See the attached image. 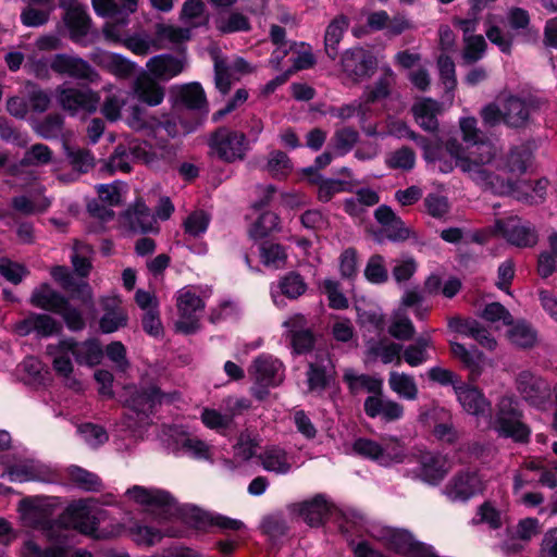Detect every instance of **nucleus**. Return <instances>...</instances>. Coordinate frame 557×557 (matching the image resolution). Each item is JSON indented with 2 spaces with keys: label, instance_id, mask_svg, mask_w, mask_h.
I'll return each instance as SVG.
<instances>
[{
  "label": "nucleus",
  "instance_id": "864d4df0",
  "mask_svg": "<svg viewBox=\"0 0 557 557\" xmlns=\"http://www.w3.org/2000/svg\"><path fill=\"white\" fill-rule=\"evenodd\" d=\"M363 273L371 284L380 285L388 280V272L381 255H373L369 258Z\"/></svg>",
  "mask_w": 557,
  "mask_h": 557
},
{
  "label": "nucleus",
  "instance_id": "72a5a7b5",
  "mask_svg": "<svg viewBox=\"0 0 557 557\" xmlns=\"http://www.w3.org/2000/svg\"><path fill=\"white\" fill-rule=\"evenodd\" d=\"M431 417L434 420H443L434 424L432 433L435 438L450 445L455 444L458 440V433L453 424L450 412L444 408L436 407L432 409Z\"/></svg>",
  "mask_w": 557,
  "mask_h": 557
},
{
  "label": "nucleus",
  "instance_id": "a18cd8bd",
  "mask_svg": "<svg viewBox=\"0 0 557 557\" xmlns=\"http://www.w3.org/2000/svg\"><path fill=\"white\" fill-rule=\"evenodd\" d=\"M52 156L53 152L47 145L34 144L25 151L21 165L24 168L47 165L51 163Z\"/></svg>",
  "mask_w": 557,
  "mask_h": 557
},
{
  "label": "nucleus",
  "instance_id": "b1692460",
  "mask_svg": "<svg viewBox=\"0 0 557 557\" xmlns=\"http://www.w3.org/2000/svg\"><path fill=\"white\" fill-rule=\"evenodd\" d=\"M100 96L91 89L66 88L60 92V103L73 114L79 110L92 113L97 110Z\"/></svg>",
  "mask_w": 557,
  "mask_h": 557
},
{
  "label": "nucleus",
  "instance_id": "c756f323",
  "mask_svg": "<svg viewBox=\"0 0 557 557\" xmlns=\"http://www.w3.org/2000/svg\"><path fill=\"white\" fill-rule=\"evenodd\" d=\"M62 21L69 30V35H89L92 27L91 16L84 4L63 12Z\"/></svg>",
  "mask_w": 557,
  "mask_h": 557
},
{
  "label": "nucleus",
  "instance_id": "7ed1b4c3",
  "mask_svg": "<svg viewBox=\"0 0 557 557\" xmlns=\"http://www.w3.org/2000/svg\"><path fill=\"white\" fill-rule=\"evenodd\" d=\"M249 144V139L243 132L226 126L218 127L208 139L210 153L224 163L244 160L250 149Z\"/></svg>",
  "mask_w": 557,
  "mask_h": 557
},
{
  "label": "nucleus",
  "instance_id": "c85d7f7f",
  "mask_svg": "<svg viewBox=\"0 0 557 557\" xmlns=\"http://www.w3.org/2000/svg\"><path fill=\"white\" fill-rule=\"evenodd\" d=\"M412 114L419 126L429 133L438 131L437 114L440 112V103L432 99L425 98L412 106Z\"/></svg>",
  "mask_w": 557,
  "mask_h": 557
},
{
  "label": "nucleus",
  "instance_id": "c9c22d12",
  "mask_svg": "<svg viewBox=\"0 0 557 557\" xmlns=\"http://www.w3.org/2000/svg\"><path fill=\"white\" fill-rule=\"evenodd\" d=\"M343 380L347 384L349 393L354 396L357 395L360 389H366L379 396L382 394L383 381L369 374H355L349 370L344 373Z\"/></svg>",
  "mask_w": 557,
  "mask_h": 557
},
{
  "label": "nucleus",
  "instance_id": "052dcab7",
  "mask_svg": "<svg viewBox=\"0 0 557 557\" xmlns=\"http://www.w3.org/2000/svg\"><path fill=\"white\" fill-rule=\"evenodd\" d=\"M323 293L327 296L329 307L334 310H345L349 307L347 297L341 292L337 281L326 278L322 284Z\"/></svg>",
  "mask_w": 557,
  "mask_h": 557
},
{
  "label": "nucleus",
  "instance_id": "e433bc0d",
  "mask_svg": "<svg viewBox=\"0 0 557 557\" xmlns=\"http://www.w3.org/2000/svg\"><path fill=\"white\" fill-rule=\"evenodd\" d=\"M126 214L129 218L132 228H138L143 234L158 232V228L153 227V221L150 218V210L141 199L137 200L132 207H129Z\"/></svg>",
  "mask_w": 557,
  "mask_h": 557
},
{
  "label": "nucleus",
  "instance_id": "37998d69",
  "mask_svg": "<svg viewBox=\"0 0 557 557\" xmlns=\"http://www.w3.org/2000/svg\"><path fill=\"white\" fill-rule=\"evenodd\" d=\"M280 216L272 211L262 212L249 228L252 239H263L278 228Z\"/></svg>",
  "mask_w": 557,
  "mask_h": 557
},
{
  "label": "nucleus",
  "instance_id": "3c124183",
  "mask_svg": "<svg viewBox=\"0 0 557 557\" xmlns=\"http://www.w3.org/2000/svg\"><path fill=\"white\" fill-rule=\"evenodd\" d=\"M64 119L59 113L48 114L36 127V134L44 139H55L62 132Z\"/></svg>",
  "mask_w": 557,
  "mask_h": 557
},
{
  "label": "nucleus",
  "instance_id": "a878e982",
  "mask_svg": "<svg viewBox=\"0 0 557 557\" xmlns=\"http://www.w3.org/2000/svg\"><path fill=\"white\" fill-rule=\"evenodd\" d=\"M29 304L38 309L58 314L69 306V298L54 290L47 282L41 283L32 292Z\"/></svg>",
  "mask_w": 557,
  "mask_h": 557
},
{
  "label": "nucleus",
  "instance_id": "a19ab883",
  "mask_svg": "<svg viewBox=\"0 0 557 557\" xmlns=\"http://www.w3.org/2000/svg\"><path fill=\"white\" fill-rule=\"evenodd\" d=\"M385 541L391 550L407 557L417 540L407 530L391 529L385 534Z\"/></svg>",
  "mask_w": 557,
  "mask_h": 557
},
{
  "label": "nucleus",
  "instance_id": "473e14b6",
  "mask_svg": "<svg viewBox=\"0 0 557 557\" xmlns=\"http://www.w3.org/2000/svg\"><path fill=\"white\" fill-rule=\"evenodd\" d=\"M66 476L73 485L85 492H100L103 487L98 474L76 465L66 469Z\"/></svg>",
  "mask_w": 557,
  "mask_h": 557
},
{
  "label": "nucleus",
  "instance_id": "58836bf2",
  "mask_svg": "<svg viewBox=\"0 0 557 557\" xmlns=\"http://www.w3.org/2000/svg\"><path fill=\"white\" fill-rule=\"evenodd\" d=\"M277 286L282 295L292 300L298 299L308 288L304 276L296 271H289L281 276Z\"/></svg>",
  "mask_w": 557,
  "mask_h": 557
},
{
  "label": "nucleus",
  "instance_id": "7c9ffc66",
  "mask_svg": "<svg viewBox=\"0 0 557 557\" xmlns=\"http://www.w3.org/2000/svg\"><path fill=\"white\" fill-rule=\"evenodd\" d=\"M147 66L150 73L160 79H171L183 71V62L171 54H161L151 58Z\"/></svg>",
  "mask_w": 557,
  "mask_h": 557
},
{
  "label": "nucleus",
  "instance_id": "69168bd1",
  "mask_svg": "<svg viewBox=\"0 0 557 557\" xmlns=\"http://www.w3.org/2000/svg\"><path fill=\"white\" fill-rule=\"evenodd\" d=\"M440 78L447 92L454 91L457 87L456 69L453 59L447 54H440L437 59Z\"/></svg>",
  "mask_w": 557,
  "mask_h": 557
},
{
  "label": "nucleus",
  "instance_id": "bf43d9fd",
  "mask_svg": "<svg viewBox=\"0 0 557 557\" xmlns=\"http://www.w3.org/2000/svg\"><path fill=\"white\" fill-rule=\"evenodd\" d=\"M331 375L327 374L323 364L309 363L307 371V383L310 392L324 391L330 386Z\"/></svg>",
  "mask_w": 557,
  "mask_h": 557
},
{
  "label": "nucleus",
  "instance_id": "f704fd0d",
  "mask_svg": "<svg viewBox=\"0 0 557 557\" xmlns=\"http://www.w3.org/2000/svg\"><path fill=\"white\" fill-rule=\"evenodd\" d=\"M444 150L446 154L454 158L456 161V166H458L462 172L469 173L473 170V168L480 163L479 162V153L476 151H470L468 154L465 153V148L461 143H459L456 138H449L443 144Z\"/></svg>",
  "mask_w": 557,
  "mask_h": 557
},
{
  "label": "nucleus",
  "instance_id": "4be33fe9",
  "mask_svg": "<svg viewBox=\"0 0 557 557\" xmlns=\"http://www.w3.org/2000/svg\"><path fill=\"white\" fill-rule=\"evenodd\" d=\"M283 363L271 355L262 354L256 357L249 368V374L257 385H272L275 387L282 382Z\"/></svg>",
  "mask_w": 557,
  "mask_h": 557
},
{
  "label": "nucleus",
  "instance_id": "6e6d98bb",
  "mask_svg": "<svg viewBox=\"0 0 557 557\" xmlns=\"http://www.w3.org/2000/svg\"><path fill=\"white\" fill-rule=\"evenodd\" d=\"M262 467L267 471H274L280 474H286L290 470V465L286 459V454L281 449L267 450L261 457Z\"/></svg>",
  "mask_w": 557,
  "mask_h": 557
},
{
  "label": "nucleus",
  "instance_id": "f3484780",
  "mask_svg": "<svg viewBox=\"0 0 557 557\" xmlns=\"http://www.w3.org/2000/svg\"><path fill=\"white\" fill-rule=\"evenodd\" d=\"M66 528H72L85 535H92L98 529V519L82 499L70 504L61 516Z\"/></svg>",
  "mask_w": 557,
  "mask_h": 557
},
{
  "label": "nucleus",
  "instance_id": "680f3d73",
  "mask_svg": "<svg viewBox=\"0 0 557 557\" xmlns=\"http://www.w3.org/2000/svg\"><path fill=\"white\" fill-rule=\"evenodd\" d=\"M350 191V185L348 182L338 178H325L318 186L317 198L321 202H329L332 198L339 193Z\"/></svg>",
  "mask_w": 557,
  "mask_h": 557
},
{
  "label": "nucleus",
  "instance_id": "f257e3e1",
  "mask_svg": "<svg viewBox=\"0 0 557 557\" xmlns=\"http://www.w3.org/2000/svg\"><path fill=\"white\" fill-rule=\"evenodd\" d=\"M125 121L127 125L134 131H146L149 135H157L163 129L168 137L176 138L180 135H187L197 129L200 125L199 120L177 121L175 116L170 113H163L161 116H156L141 104L129 106L126 110Z\"/></svg>",
  "mask_w": 557,
  "mask_h": 557
},
{
  "label": "nucleus",
  "instance_id": "6e6552de",
  "mask_svg": "<svg viewBox=\"0 0 557 557\" xmlns=\"http://www.w3.org/2000/svg\"><path fill=\"white\" fill-rule=\"evenodd\" d=\"M13 331L21 337L35 333L38 338H49L54 335H60L63 331V326L48 313L30 311L24 319L15 322Z\"/></svg>",
  "mask_w": 557,
  "mask_h": 557
},
{
  "label": "nucleus",
  "instance_id": "603ef678",
  "mask_svg": "<svg viewBox=\"0 0 557 557\" xmlns=\"http://www.w3.org/2000/svg\"><path fill=\"white\" fill-rule=\"evenodd\" d=\"M211 215L205 210H196L188 214L183 226L186 234L193 237H199L205 234L209 227Z\"/></svg>",
  "mask_w": 557,
  "mask_h": 557
},
{
  "label": "nucleus",
  "instance_id": "c03bdc74",
  "mask_svg": "<svg viewBox=\"0 0 557 557\" xmlns=\"http://www.w3.org/2000/svg\"><path fill=\"white\" fill-rule=\"evenodd\" d=\"M358 140L359 133L350 126H345L335 131L330 146L337 151L338 156H345L354 148Z\"/></svg>",
  "mask_w": 557,
  "mask_h": 557
},
{
  "label": "nucleus",
  "instance_id": "412c9836",
  "mask_svg": "<svg viewBox=\"0 0 557 557\" xmlns=\"http://www.w3.org/2000/svg\"><path fill=\"white\" fill-rule=\"evenodd\" d=\"M127 494L140 505L153 506L163 511L164 515H172L177 511L178 505L172 494L164 490H148L144 486L134 485L128 488Z\"/></svg>",
  "mask_w": 557,
  "mask_h": 557
},
{
  "label": "nucleus",
  "instance_id": "09e8293b",
  "mask_svg": "<svg viewBox=\"0 0 557 557\" xmlns=\"http://www.w3.org/2000/svg\"><path fill=\"white\" fill-rule=\"evenodd\" d=\"M21 557H66V550L60 545L41 548L34 540H26L21 547Z\"/></svg>",
  "mask_w": 557,
  "mask_h": 557
},
{
  "label": "nucleus",
  "instance_id": "ddd939ff",
  "mask_svg": "<svg viewBox=\"0 0 557 557\" xmlns=\"http://www.w3.org/2000/svg\"><path fill=\"white\" fill-rule=\"evenodd\" d=\"M455 394L462 409L474 417L492 418V404L478 386L458 382Z\"/></svg>",
  "mask_w": 557,
  "mask_h": 557
},
{
  "label": "nucleus",
  "instance_id": "2eb2a0df",
  "mask_svg": "<svg viewBox=\"0 0 557 557\" xmlns=\"http://www.w3.org/2000/svg\"><path fill=\"white\" fill-rule=\"evenodd\" d=\"M374 218L382 226L381 233L393 243H401L410 237L417 238V234L405 225L403 219L387 205H381L374 211Z\"/></svg>",
  "mask_w": 557,
  "mask_h": 557
},
{
  "label": "nucleus",
  "instance_id": "393cba45",
  "mask_svg": "<svg viewBox=\"0 0 557 557\" xmlns=\"http://www.w3.org/2000/svg\"><path fill=\"white\" fill-rule=\"evenodd\" d=\"M419 475L422 481L431 484H440L446 476L447 460L440 453L422 451L418 456Z\"/></svg>",
  "mask_w": 557,
  "mask_h": 557
},
{
  "label": "nucleus",
  "instance_id": "4468645a",
  "mask_svg": "<svg viewBox=\"0 0 557 557\" xmlns=\"http://www.w3.org/2000/svg\"><path fill=\"white\" fill-rule=\"evenodd\" d=\"M496 228L508 243L519 248L533 247L539 240L535 227L530 223L521 224L517 216L507 221L497 220Z\"/></svg>",
  "mask_w": 557,
  "mask_h": 557
},
{
  "label": "nucleus",
  "instance_id": "bb28decb",
  "mask_svg": "<svg viewBox=\"0 0 557 557\" xmlns=\"http://www.w3.org/2000/svg\"><path fill=\"white\" fill-rule=\"evenodd\" d=\"M91 7L98 17L106 20L100 35H120L125 28L116 0H91Z\"/></svg>",
  "mask_w": 557,
  "mask_h": 557
},
{
  "label": "nucleus",
  "instance_id": "f03ea898",
  "mask_svg": "<svg viewBox=\"0 0 557 557\" xmlns=\"http://www.w3.org/2000/svg\"><path fill=\"white\" fill-rule=\"evenodd\" d=\"M523 418L518 398L515 395H504L496 404L492 426L499 436L527 444L530 442L531 429L523 422Z\"/></svg>",
  "mask_w": 557,
  "mask_h": 557
},
{
  "label": "nucleus",
  "instance_id": "79ce46f5",
  "mask_svg": "<svg viewBox=\"0 0 557 557\" xmlns=\"http://www.w3.org/2000/svg\"><path fill=\"white\" fill-rule=\"evenodd\" d=\"M260 258L265 267L280 269L287 260L285 247L277 243L264 240L260 244Z\"/></svg>",
  "mask_w": 557,
  "mask_h": 557
},
{
  "label": "nucleus",
  "instance_id": "de8ad7c7",
  "mask_svg": "<svg viewBox=\"0 0 557 557\" xmlns=\"http://www.w3.org/2000/svg\"><path fill=\"white\" fill-rule=\"evenodd\" d=\"M352 451L371 461H375L381 466L383 456L382 444L367 437H358L352 443Z\"/></svg>",
  "mask_w": 557,
  "mask_h": 557
},
{
  "label": "nucleus",
  "instance_id": "338daca9",
  "mask_svg": "<svg viewBox=\"0 0 557 557\" xmlns=\"http://www.w3.org/2000/svg\"><path fill=\"white\" fill-rule=\"evenodd\" d=\"M476 516L479 519H473V523H486L492 530H498L503 525L500 511L490 500L478 507Z\"/></svg>",
  "mask_w": 557,
  "mask_h": 557
},
{
  "label": "nucleus",
  "instance_id": "f8f14e48",
  "mask_svg": "<svg viewBox=\"0 0 557 557\" xmlns=\"http://www.w3.org/2000/svg\"><path fill=\"white\" fill-rule=\"evenodd\" d=\"M169 394L161 391L157 385L134 388L126 398L124 406L138 416L149 418L153 414Z\"/></svg>",
  "mask_w": 557,
  "mask_h": 557
},
{
  "label": "nucleus",
  "instance_id": "e2e57ef3",
  "mask_svg": "<svg viewBox=\"0 0 557 557\" xmlns=\"http://www.w3.org/2000/svg\"><path fill=\"white\" fill-rule=\"evenodd\" d=\"M386 164L389 169L410 171L416 164V153L410 147L404 146L389 156Z\"/></svg>",
  "mask_w": 557,
  "mask_h": 557
},
{
  "label": "nucleus",
  "instance_id": "0eeeda50",
  "mask_svg": "<svg viewBox=\"0 0 557 557\" xmlns=\"http://www.w3.org/2000/svg\"><path fill=\"white\" fill-rule=\"evenodd\" d=\"M543 101L534 96H510L505 102L504 123L511 128H524L531 116L541 110Z\"/></svg>",
  "mask_w": 557,
  "mask_h": 557
},
{
  "label": "nucleus",
  "instance_id": "423d86ee",
  "mask_svg": "<svg viewBox=\"0 0 557 557\" xmlns=\"http://www.w3.org/2000/svg\"><path fill=\"white\" fill-rule=\"evenodd\" d=\"M485 486L474 470H459L447 482L444 488L446 497L454 503H467L479 494Z\"/></svg>",
  "mask_w": 557,
  "mask_h": 557
},
{
  "label": "nucleus",
  "instance_id": "20e7f679",
  "mask_svg": "<svg viewBox=\"0 0 557 557\" xmlns=\"http://www.w3.org/2000/svg\"><path fill=\"white\" fill-rule=\"evenodd\" d=\"M18 507L22 516L25 519H30L32 525L41 530L47 540L53 545L62 546L66 542L64 530L67 528L64 525L62 518L59 520L49 518L45 510L29 497L23 498Z\"/></svg>",
  "mask_w": 557,
  "mask_h": 557
},
{
  "label": "nucleus",
  "instance_id": "aec40b11",
  "mask_svg": "<svg viewBox=\"0 0 557 557\" xmlns=\"http://www.w3.org/2000/svg\"><path fill=\"white\" fill-rule=\"evenodd\" d=\"M478 121L473 116L461 117L459 122L462 140L468 148L474 147L479 153V162H491L494 158L493 145L482 131L476 126Z\"/></svg>",
  "mask_w": 557,
  "mask_h": 557
},
{
  "label": "nucleus",
  "instance_id": "9b49d317",
  "mask_svg": "<svg viewBox=\"0 0 557 557\" xmlns=\"http://www.w3.org/2000/svg\"><path fill=\"white\" fill-rule=\"evenodd\" d=\"M170 101L174 109L208 111V100L199 82L174 85L170 88Z\"/></svg>",
  "mask_w": 557,
  "mask_h": 557
},
{
  "label": "nucleus",
  "instance_id": "2f4dec72",
  "mask_svg": "<svg viewBox=\"0 0 557 557\" xmlns=\"http://www.w3.org/2000/svg\"><path fill=\"white\" fill-rule=\"evenodd\" d=\"M531 158L532 151L527 145L513 146L507 153L503 166L498 163L496 168L504 169L510 174L522 175L527 172Z\"/></svg>",
  "mask_w": 557,
  "mask_h": 557
},
{
  "label": "nucleus",
  "instance_id": "13d9d810",
  "mask_svg": "<svg viewBox=\"0 0 557 557\" xmlns=\"http://www.w3.org/2000/svg\"><path fill=\"white\" fill-rule=\"evenodd\" d=\"M136 536L137 541L151 546L159 543L164 536L176 537L178 533L171 529L162 530L154 525H137Z\"/></svg>",
  "mask_w": 557,
  "mask_h": 557
},
{
  "label": "nucleus",
  "instance_id": "5701e85b",
  "mask_svg": "<svg viewBox=\"0 0 557 557\" xmlns=\"http://www.w3.org/2000/svg\"><path fill=\"white\" fill-rule=\"evenodd\" d=\"M306 322L302 314H296L293 319L284 322V326L289 327L288 337L290 339L293 354L297 356L311 352L317 343L313 331L304 327Z\"/></svg>",
  "mask_w": 557,
  "mask_h": 557
},
{
  "label": "nucleus",
  "instance_id": "4c0bfd02",
  "mask_svg": "<svg viewBox=\"0 0 557 557\" xmlns=\"http://www.w3.org/2000/svg\"><path fill=\"white\" fill-rule=\"evenodd\" d=\"M388 385L393 392L405 399L414 400L418 397V386L409 374L391 371Z\"/></svg>",
  "mask_w": 557,
  "mask_h": 557
},
{
  "label": "nucleus",
  "instance_id": "774afa93",
  "mask_svg": "<svg viewBox=\"0 0 557 557\" xmlns=\"http://www.w3.org/2000/svg\"><path fill=\"white\" fill-rule=\"evenodd\" d=\"M509 335L515 344L523 348H530L536 342L535 331L525 322L516 323L509 331Z\"/></svg>",
  "mask_w": 557,
  "mask_h": 557
},
{
  "label": "nucleus",
  "instance_id": "6ab92c4d",
  "mask_svg": "<svg viewBox=\"0 0 557 557\" xmlns=\"http://www.w3.org/2000/svg\"><path fill=\"white\" fill-rule=\"evenodd\" d=\"M486 163H478L470 172L472 180L497 196L512 194L517 189V182L511 177L495 173L484 168Z\"/></svg>",
  "mask_w": 557,
  "mask_h": 557
},
{
  "label": "nucleus",
  "instance_id": "8fccbe9b",
  "mask_svg": "<svg viewBox=\"0 0 557 557\" xmlns=\"http://www.w3.org/2000/svg\"><path fill=\"white\" fill-rule=\"evenodd\" d=\"M216 28L224 34L248 32L250 30V22L245 14L232 12L227 16H220L216 20Z\"/></svg>",
  "mask_w": 557,
  "mask_h": 557
},
{
  "label": "nucleus",
  "instance_id": "cd10ccee",
  "mask_svg": "<svg viewBox=\"0 0 557 557\" xmlns=\"http://www.w3.org/2000/svg\"><path fill=\"white\" fill-rule=\"evenodd\" d=\"M133 91L139 102L149 107L161 104L165 96L164 87L147 73L135 79Z\"/></svg>",
  "mask_w": 557,
  "mask_h": 557
},
{
  "label": "nucleus",
  "instance_id": "4d7b16f0",
  "mask_svg": "<svg viewBox=\"0 0 557 557\" xmlns=\"http://www.w3.org/2000/svg\"><path fill=\"white\" fill-rule=\"evenodd\" d=\"M383 456L381 466L388 467L392 463H401L405 461L406 453L401 442L396 437H389L382 444Z\"/></svg>",
  "mask_w": 557,
  "mask_h": 557
},
{
  "label": "nucleus",
  "instance_id": "9d476101",
  "mask_svg": "<svg viewBox=\"0 0 557 557\" xmlns=\"http://www.w3.org/2000/svg\"><path fill=\"white\" fill-rule=\"evenodd\" d=\"M343 71L354 81L371 77L377 69L374 54L360 47L350 48L342 57Z\"/></svg>",
  "mask_w": 557,
  "mask_h": 557
},
{
  "label": "nucleus",
  "instance_id": "0e129e2a",
  "mask_svg": "<svg viewBox=\"0 0 557 557\" xmlns=\"http://www.w3.org/2000/svg\"><path fill=\"white\" fill-rule=\"evenodd\" d=\"M28 274L29 271L24 264L14 262L7 257L0 259V275L8 282L17 285Z\"/></svg>",
  "mask_w": 557,
  "mask_h": 557
},
{
  "label": "nucleus",
  "instance_id": "1a4fd4ad",
  "mask_svg": "<svg viewBox=\"0 0 557 557\" xmlns=\"http://www.w3.org/2000/svg\"><path fill=\"white\" fill-rule=\"evenodd\" d=\"M107 40L121 41L127 49L137 55H147L148 53L170 46L177 50H185V44L191 37H103Z\"/></svg>",
  "mask_w": 557,
  "mask_h": 557
},
{
  "label": "nucleus",
  "instance_id": "5fc2aeb1",
  "mask_svg": "<svg viewBox=\"0 0 557 557\" xmlns=\"http://www.w3.org/2000/svg\"><path fill=\"white\" fill-rule=\"evenodd\" d=\"M177 515H180L187 523L196 529L206 530L212 525L213 516L199 509L198 507H178Z\"/></svg>",
  "mask_w": 557,
  "mask_h": 557
},
{
  "label": "nucleus",
  "instance_id": "a211bd4d",
  "mask_svg": "<svg viewBox=\"0 0 557 557\" xmlns=\"http://www.w3.org/2000/svg\"><path fill=\"white\" fill-rule=\"evenodd\" d=\"M298 516L311 528L324 525L334 509V505L323 494H317L311 499L296 505Z\"/></svg>",
  "mask_w": 557,
  "mask_h": 557
},
{
  "label": "nucleus",
  "instance_id": "49530a36",
  "mask_svg": "<svg viewBox=\"0 0 557 557\" xmlns=\"http://www.w3.org/2000/svg\"><path fill=\"white\" fill-rule=\"evenodd\" d=\"M64 150L74 170L81 173H87L95 166V157L89 149H73L67 144H64Z\"/></svg>",
  "mask_w": 557,
  "mask_h": 557
},
{
  "label": "nucleus",
  "instance_id": "39448f33",
  "mask_svg": "<svg viewBox=\"0 0 557 557\" xmlns=\"http://www.w3.org/2000/svg\"><path fill=\"white\" fill-rule=\"evenodd\" d=\"M515 385L521 398L531 407L542 409L550 400L552 387L548 381L530 370L519 372Z\"/></svg>",
  "mask_w": 557,
  "mask_h": 557
},
{
  "label": "nucleus",
  "instance_id": "ea45409f",
  "mask_svg": "<svg viewBox=\"0 0 557 557\" xmlns=\"http://www.w3.org/2000/svg\"><path fill=\"white\" fill-rule=\"evenodd\" d=\"M103 356L101 345L97 338H88L79 343L75 354V361L83 366L94 367L100 363Z\"/></svg>",
  "mask_w": 557,
  "mask_h": 557
},
{
  "label": "nucleus",
  "instance_id": "dca6fc26",
  "mask_svg": "<svg viewBox=\"0 0 557 557\" xmlns=\"http://www.w3.org/2000/svg\"><path fill=\"white\" fill-rule=\"evenodd\" d=\"M50 67L58 74H65L70 77L84 79L89 83H96L99 79V74L95 69L86 60L79 57L58 53L52 59Z\"/></svg>",
  "mask_w": 557,
  "mask_h": 557
}]
</instances>
